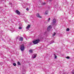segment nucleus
I'll return each mask as SVG.
<instances>
[{"label":"nucleus","mask_w":74,"mask_h":74,"mask_svg":"<svg viewBox=\"0 0 74 74\" xmlns=\"http://www.w3.org/2000/svg\"><path fill=\"white\" fill-rule=\"evenodd\" d=\"M40 40L37 39L36 40L33 41V42L34 44H38V43L40 42Z\"/></svg>","instance_id":"obj_1"},{"label":"nucleus","mask_w":74,"mask_h":74,"mask_svg":"<svg viewBox=\"0 0 74 74\" xmlns=\"http://www.w3.org/2000/svg\"><path fill=\"white\" fill-rule=\"evenodd\" d=\"M20 49L21 51H23L25 50V45H22L21 46Z\"/></svg>","instance_id":"obj_2"},{"label":"nucleus","mask_w":74,"mask_h":74,"mask_svg":"<svg viewBox=\"0 0 74 74\" xmlns=\"http://www.w3.org/2000/svg\"><path fill=\"white\" fill-rule=\"evenodd\" d=\"M56 20L55 19H54L53 20L52 22L51 23V25H54V26H56V25H55V23H56Z\"/></svg>","instance_id":"obj_3"},{"label":"nucleus","mask_w":74,"mask_h":74,"mask_svg":"<svg viewBox=\"0 0 74 74\" xmlns=\"http://www.w3.org/2000/svg\"><path fill=\"white\" fill-rule=\"evenodd\" d=\"M15 12L18 15H21V12L18 10H16Z\"/></svg>","instance_id":"obj_4"},{"label":"nucleus","mask_w":74,"mask_h":74,"mask_svg":"<svg viewBox=\"0 0 74 74\" xmlns=\"http://www.w3.org/2000/svg\"><path fill=\"white\" fill-rule=\"evenodd\" d=\"M36 16L37 17H38V18H42V17L40 15L39 13H37L36 14Z\"/></svg>","instance_id":"obj_5"},{"label":"nucleus","mask_w":74,"mask_h":74,"mask_svg":"<svg viewBox=\"0 0 74 74\" xmlns=\"http://www.w3.org/2000/svg\"><path fill=\"white\" fill-rule=\"evenodd\" d=\"M52 27L51 25H50L48 26V27L47 28V30H49L51 29L52 28Z\"/></svg>","instance_id":"obj_6"},{"label":"nucleus","mask_w":74,"mask_h":74,"mask_svg":"<svg viewBox=\"0 0 74 74\" xmlns=\"http://www.w3.org/2000/svg\"><path fill=\"white\" fill-rule=\"evenodd\" d=\"M36 56H37V54H33L32 56V57L34 58H36Z\"/></svg>","instance_id":"obj_7"},{"label":"nucleus","mask_w":74,"mask_h":74,"mask_svg":"<svg viewBox=\"0 0 74 74\" xmlns=\"http://www.w3.org/2000/svg\"><path fill=\"white\" fill-rule=\"evenodd\" d=\"M30 25H29L26 27V29H28L29 28H30Z\"/></svg>","instance_id":"obj_8"},{"label":"nucleus","mask_w":74,"mask_h":74,"mask_svg":"<svg viewBox=\"0 0 74 74\" xmlns=\"http://www.w3.org/2000/svg\"><path fill=\"white\" fill-rule=\"evenodd\" d=\"M23 38L22 37H21L20 38V41H23Z\"/></svg>","instance_id":"obj_9"},{"label":"nucleus","mask_w":74,"mask_h":74,"mask_svg":"<svg viewBox=\"0 0 74 74\" xmlns=\"http://www.w3.org/2000/svg\"><path fill=\"white\" fill-rule=\"evenodd\" d=\"M29 52L30 53H32V52H33V49H31L29 50Z\"/></svg>","instance_id":"obj_10"},{"label":"nucleus","mask_w":74,"mask_h":74,"mask_svg":"<svg viewBox=\"0 0 74 74\" xmlns=\"http://www.w3.org/2000/svg\"><path fill=\"white\" fill-rule=\"evenodd\" d=\"M54 58L55 59H56L57 58V56L55 55V54H54Z\"/></svg>","instance_id":"obj_11"},{"label":"nucleus","mask_w":74,"mask_h":74,"mask_svg":"<svg viewBox=\"0 0 74 74\" xmlns=\"http://www.w3.org/2000/svg\"><path fill=\"white\" fill-rule=\"evenodd\" d=\"M48 11H46V12H45V14L47 15V14H48Z\"/></svg>","instance_id":"obj_12"},{"label":"nucleus","mask_w":74,"mask_h":74,"mask_svg":"<svg viewBox=\"0 0 74 74\" xmlns=\"http://www.w3.org/2000/svg\"><path fill=\"white\" fill-rule=\"evenodd\" d=\"M56 34V33L55 32L52 35V36L53 37V36H55Z\"/></svg>","instance_id":"obj_13"},{"label":"nucleus","mask_w":74,"mask_h":74,"mask_svg":"<svg viewBox=\"0 0 74 74\" xmlns=\"http://www.w3.org/2000/svg\"><path fill=\"white\" fill-rule=\"evenodd\" d=\"M13 65L14 66H16V63H14L13 64Z\"/></svg>","instance_id":"obj_14"},{"label":"nucleus","mask_w":74,"mask_h":74,"mask_svg":"<svg viewBox=\"0 0 74 74\" xmlns=\"http://www.w3.org/2000/svg\"><path fill=\"white\" fill-rule=\"evenodd\" d=\"M18 65H21V63L19 62H18Z\"/></svg>","instance_id":"obj_15"},{"label":"nucleus","mask_w":74,"mask_h":74,"mask_svg":"<svg viewBox=\"0 0 74 74\" xmlns=\"http://www.w3.org/2000/svg\"><path fill=\"white\" fill-rule=\"evenodd\" d=\"M70 30V29L69 28H67L66 29V31H69Z\"/></svg>","instance_id":"obj_16"},{"label":"nucleus","mask_w":74,"mask_h":74,"mask_svg":"<svg viewBox=\"0 0 74 74\" xmlns=\"http://www.w3.org/2000/svg\"><path fill=\"white\" fill-rule=\"evenodd\" d=\"M66 59H70V57H66Z\"/></svg>","instance_id":"obj_17"},{"label":"nucleus","mask_w":74,"mask_h":74,"mask_svg":"<svg viewBox=\"0 0 74 74\" xmlns=\"http://www.w3.org/2000/svg\"><path fill=\"white\" fill-rule=\"evenodd\" d=\"M50 19H51V18H49V19H48V22H49V21H50Z\"/></svg>","instance_id":"obj_18"},{"label":"nucleus","mask_w":74,"mask_h":74,"mask_svg":"<svg viewBox=\"0 0 74 74\" xmlns=\"http://www.w3.org/2000/svg\"><path fill=\"white\" fill-rule=\"evenodd\" d=\"M42 4V5H45V3H43Z\"/></svg>","instance_id":"obj_19"},{"label":"nucleus","mask_w":74,"mask_h":74,"mask_svg":"<svg viewBox=\"0 0 74 74\" xmlns=\"http://www.w3.org/2000/svg\"><path fill=\"white\" fill-rule=\"evenodd\" d=\"M22 29V28L21 27H19V29Z\"/></svg>","instance_id":"obj_20"},{"label":"nucleus","mask_w":74,"mask_h":74,"mask_svg":"<svg viewBox=\"0 0 74 74\" xmlns=\"http://www.w3.org/2000/svg\"><path fill=\"white\" fill-rule=\"evenodd\" d=\"M0 64L1 66H2V65H3V62H1L0 63Z\"/></svg>","instance_id":"obj_21"},{"label":"nucleus","mask_w":74,"mask_h":74,"mask_svg":"<svg viewBox=\"0 0 74 74\" xmlns=\"http://www.w3.org/2000/svg\"><path fill=\"white\" fill-rule=\"evenodd\" d=\"M27 11H29V9L28 8H27L26 9Z\"/></svg>","instance_id":"obj_22"},{"label":"nucleus","mask_w":74,"mask_h":74,"mask_svg":"<svg viewBox=\"0 0 74 74\" xmlns=\"http://www.w3.org/2000/svg\"><path fill=\"white\" fill-rule=\"evenodd\" d=\"M72 74H74V70H73L72 72Z\"/></svg>","instance_id":"obj_23"},{"label":"nucleus","mask_w":74,"mask_h":74,"mask_svg":"<svg viewBox=\"0 0 74 74\" xmlns=\"http://www.w3.org/2000/svg\"><path fill=\"white\" fill-rule=\"evenodd\" d=\"M9 4H10V5H12V3H10Z\"/></svg>","instance_id":"obj_24"},{"label":"nucleus","mask_w":74,"mask_h":74,"mask_svg":"<svg viewBox=\"0 0 74 74\" xmlns=\"http://www.w3.org/2000/svg\"><path fill=\"white\" fill-rule=\"evenodd\" d=\"M49 1H52V0H49Z\"/></svg>","instance_id":"obj_25"},{"label":"nucleus","mask_w":74,"mask_h":74,"mask_svg":"<svg viewBox=\"0 0 74 74\" xmlns=\"http://www.w3.org/2000/svg\"><path fill=\"white\" fill-rule=\"evenodd\" d=\"M20 0V1H21V0Z\"/></svg>","instance_id":"obj_26"},{"label":"nucleus","mask_w":74,"mask_h":74,"mask_svg":"<svg viewBox=\"0 0 74 74\" xmlns=\"http://www.w3.org/2000/svg\"><path fill=\"white\" fill-rule=\"evenodd\" d=\"M32 43H31V44H32Z\"/></svg>","instance_id":"obj_27"}]
</instances>
